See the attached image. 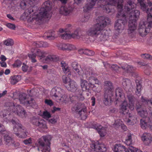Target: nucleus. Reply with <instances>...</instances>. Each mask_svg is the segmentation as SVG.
<instances>
[{"label":"nucleus","mask_w":152,"mask_h":152,"mask_svg":"<svg viewBox=\"0 0 152 152\" xmlns=\"http://www.w3.org/2000/svg\"><path fill=\"white\" fill-rule=\"evenodd\" d=\"M123 3V0H118L115 5H117L118 12L117 15V17L118 19L115 21V29L118 33L121 32L124 30L127 21V17L122 13Z\"/></svg>","instance_id":"obj_5"},{"label":"nucleus","mask_w":152,"mask_h":152,"mask_svg":"<svg viewBox=\"0 0 152 152\" xmlns=\"http://www.w3.org/2000/svg\"><path fill=\"white\" fill-rule=\"evenodd\" d=\"M31 122L34 124L38 126L41 130L47 129L45 122L43 119L34 118L32 119Z\"/></svg>","instance_id":"obj_13"},{"label":"nucleus","mask_w":152,"mask_h":152,"mask_svg":"<svg viewBox=\"0 0 152 152\" xmlns=\"http://www.w3.org/2000/svg\"><path fill=\"white\" fill-rule=\"evenodd\" d=\"M81 34L80 31H76L74 32V33L71 34V38L79 39L80 37H82V35Z\"/></svg>","instance_id":"obj_42"},{"label":"nucleus","mask_w":152,"mask_h":152,"mask_svg":"<svg viewBox=\"0 0 152 152\" xmlns=\"http://www.w3.org/2000/svg\"><path fill=\"white\" fill-rule=\"evenodd\" d=\"M67 89L72 92H74L77 90V85L74 80H71L66 86Z\"/></svg>","instance_id":"obj_21"},{"label":"nucleus","mask_w":152,"mask_h":152,"mask_svg":"<svg viewBox=\"0 0 152 152\" xmlns=\"http://www.w3.org/2000/svg\"><path fill=\"white\" fill-rule=\"evenodd\" d=\"M73 111H75L83 119H86L87 117L86 107L84 104L78 103L72 108Z\"/></svg>","instance_id":"obj_7"},{"label":"nucleus","mask_w":152,"mask_h":152,"mask_svg":"<svg viewBox=\"0 0 152 152\" xmlns=\"http://www.w3.org/2000/svg\"><path fill=\"white\" fill-rule=\"evenodd\" d=\"M58 59V57L56 55L50 54L48 55L45 58V61L46 62L50 61H56Z\"/></svg>","instance_id":"obj_34"},{"label":"nucleus","mask_w":152,"mask_h":152,"mask_svg":"<svg viewBox=\"0 0 152 152\" xmlns=\"http://www.w3.org/2000/svg\"><path fill=\"white\" fill-rule=\"evenodd\" d=\"M63 50L71 51L75 50L76 47L75 45L69 44H63L61 47Z\"/></svg>","instance_id":"obj_25"},{"label":"nucleus","mask_w":152,"mask_h":152,"mask_svg":"<svg viewBox=\"0 0 152 152\" xmlns=\"http://www.w3.org/2000/svg\"><path fill=\"white\" fill-rule=\"evenodd\" d=\"M141 56L143 58L152 60V56L150 54H144L141 55Z\"/></svg>","instance_id":"obj_59"},{"label":"nucleus","mask_w":152,"mask_h":152,"mask_svg":"<svg viewBox=\"0 0 152 152\" xmlns=\"http://www.w3.org/2000/svg\"><path fill=\"white\" fill-rule=\"evenodd\" d=\"M4 43L7 46H11L13 45L14 41L11 39H8L4 41Z\"/></svg>","instance_id":"obj_47"},{"label":"nucleus","mask_w":152,"mask_h":152,"mask_svg":"<svg viewBox=\"0 0 152 152\" xmlns=\"http://www.w3.org/2000/svg\"><path fill=\"white\" fill-rule=\"evenodd\" d=\"M71 66L79 75H82V73L78 67V64L77 62H73Z\"/></svg>","instance_id":"obj_39"},{"label":"nucleus","mask_w":152,"mask_h":152,"mask_svg":"<svg viewBox=\"0 0 152 152\" xmlns=\"http://www.w3.org/2000/svg\"><path fill=\"white\" fill-rule=\"evenodd\" d=\"M85 54L88 56H93L94 54V53L92 50L87 49H85Z\"/></svg>","instance_id":"obj_58"},{"label":"nucleus","mask_w":152,"mask_h":152,"mask_svg":"<svg viewBox=\"0 0 152 152\" xmlns=\"http://www.w3.org/2000/svg\"><path fill=\"white\" fill-rule=\"evenodd\" d=\"M67 32H64L62 34H61V37L64 39H66L71 38V34L67 33Z\"/></svg>","instance_id":"obj_48"},{"label":"nucleus","mask_w":152,"mask_h":152,"mask_svg":"<svg viewBox=\"0 0 152 152\" xmlns=\"http://www.w3.org/2000/svg\"><path fill=\"white\" fill-rule=\"evenodd\" d=\"M62 78L63 81V82L65 84H69V83L71 81V80H71L69 77H67L66 75H64L62 76Z\"/></svg>","instance_id":"obj_53"},{"label":"nucleus","mask_w":152,"mask_h":152,"mask_svg":"<svg viewBox=\"0 0 152 152\" xmlns=\"http://www.w3.org/2000/svg\"><path fill=\"white\" fill-rule=\"evenodd\" d=\"M50 95L57 102L62 103L68 100V98L65 91L60 88L55 87L53 88Z\"/></svg>","instance_id":"obj_6"},{"label":"nucleus","mask_w":152,"mask_h":152,"mask_svg":"<svg viewBox=\"0 0 152 152\" xmlns=\"http://www.w3.org/2000/svg\"><path fill=\"white\" fill-rule=\"evenodd\" d=\"M61 65L62 70L64 73H67L70 72V68L68 64L65 61H62L61 63Z\"/></svg>","instance_id":"obj_31"},{"label":"nucleus","mask_w":152,"mask_h":152,"mask_svg":"<svg viewBox=\"0 0 152 152\" xmlns=\"http://www.w3.org/2000/svg\"><path fill=\"white\" fill-rule=\"evenodd\" d=\"M19 78V77L18 75L11 76L10 78L11 84L14 85L16 83L18 82Z\"/></svg>","instance_id":"obj_41"},{"label":"nucleus","mask_w":152,"mask_h":152,"mask_svg":"<svg viewBox=\"0 0 152 152\" xmlns=\"http://www.w3.org/2000/svg\"><path fill=\"white\" fill-rule=\"evenodd\" d=\"M0 132H4L2 133V134L4 136V140L6 144L7 145L11 144L13 142L11 138L8 135V132L5 130L4 126L1 124H0Z\"/></svg>","instance_id":"obj_12"},{"label":"nucleus","mask_w":152,"mask_h":152,"mask_svg":"<svg viewBox=\"0 0 152 152\" xmlns=\"http://www.w3.org/2000/svg\"><path fill=\"white\" fill-rule=\"evenodd\" d=\"M147 122H146L144 119L140 120V125L141 128L144 129H146L147 127L151 128L152 127V113L149 117L147 118Z\"/></svg>","instance_id":"obj_14"},{"label":"nucleus","mask_w":152,"mask_h":152,"mask_svg":"<svg viewBox=\"0 0 152 152\" xmlns=\"http://www.w3.org/2000/svg\"><path fill=\"white\" fill-rule=\"evenodd\" d=\"M51 6L50 1H47L44 2L39 13L35 12L32 15H30L31 13L33 12V9L31 7L25 11L23 16H25V18L27 19L28 22H34L36 23L39 24L46 18H50L51 17L50 12Z\"/></svg>","instance_id":"obj_1"},{"label":"nucleus","mask_w":152,"mask_h":152,"mask_svg":"<svg viewBox=\"0 0 152 152\" xmlns=\"http://www.w3.org/2000/svg\"><path fill=\"white\" fill-rule=\"evenodd\" d=\"M123 94V92L122 89L120 88H116L115 91V95L116 96L121 97Z\"/></svg>","instance_id":"obj_54"},{"label":"nucleus","mask_w":152,"mask_h":152,"mask_svg":"<svg viewBox=\"0 0 152 152\" xmlns=\"http://www.w3.org/2000/svg\"><path fill=\"white\" fill-rule=\"evenodd\" d=\"M147 22H146V24L148 27L150 28V29L151 28H152V18L150 19L149 20H148Z\"/></svg>","instance_id":"obj_64"},{"label":"nucleus","mask_w":152,"mask_h":152,"mask_svg":"<svg viewBox=\"0 0 152 152\" xmlns=\"http://www.w3.org/2000/svg\"><path fill=\"white\" fill-rule=\"evenodd\" d=\"M122 84L126 91H132V86L130 81L128 79H123Z\"/></svg>","instance_id":"obj_22"},{"label":"nucleus","mask_w":152,"mask_h":152,"mask_svg":"<svg viewBox=\"0 0 152 152\" xmlns=\"http://www.w3.org/2000/svg\"><path fill=\"white\" fill-rule=\"evenodd\" d=\"M132 135L130 134H127L125 141L126 144L127 145H130L132 143Z\"/></svg>","instance_id":"obj_43"},{"label":"nucleus","mask_w":152,"mask_h":152,"mask_svg":"<svg viewBox=\"0 0 152 152\" xmlns=\"http://www.w3.org/2000/svg\"><path fill=\"white\" fill-rule=\"evenodd\" d=\"M141 140L145 145L150 146L152 145V136L148 132H144L141 137Z\"/></svg>","instance_id":"obj_11"},{"label":"nucleus","mask_w":152,"mask_h":152,"mask_svg":"<svg viewBox=\"0 0 152 152\" xmlns=\"http://www.w3.org/2000/svg\"><path fill=\"white\" fill-rule=\"evenodd\" d=\"M150 28L148 27L146 22L141 20L140 22L138 28V31L140 35L144 37L146 36L149 32Z\"/></svg>","instance_id":"obj_8"},{"label":"nucleus","mask_w":152,"mask_h":152,"mask_svg":"<svg viewBox=\"0 0 152 152\" xmlns=\"http://www.w3.org/2000/svg\"><path fill=\"white\" fill-rule=\"evenodd\" d=\"M12 122L13 125V130L14 133L18 136L19 135V124L18 123H17L15 121L12 120Z\"/></svg>","instance_id":"obj_38"},{"label":"nucleus","mask_w":152,"mask_h":152,"mask_svg":"<svg viewBox=\"0 0 152 152\" xmlns=\"http://www.w3.org/2000/svg\"><path fill=\"white\" fill-rule=\"evenodd\" d=\"M42 137L45 142H47L48 145H49L50 146V142L52 139L51 136L50 135H47L42 136Z\"/></svg>","instance_id":"obj_45"},{"label":"nucleus","mask_w":152,"mask_h":152,"mask_svg":"<svg viewBox=\"0 0 152 152\" xmlns=\"http://www.w3.org/2000/svg\"><path fill=\"white\" fill-rule=\"evenodd\" d=\"M44 36L49 39H53L57 37L55 33V31H50L45 33L44 34Z\"/></svg>","instance_id":"obj_33"},{"label":"nucleus","mask_w":152,"mask_h":152,"mask_svg":"<svg viewBox=\"0 0 152 152\" xmlns=\"http://www.w3.org/2000/svg\"><path fill=\"white\" fill-rule=\"evenodd\" d=\"M23 142L25 145H28L32 143V138H29L28 139H26L23 141Z\"/></svg>","instance_id":"obj_62"},{"label":"nucleus","mask_w":152,"mask_h":152,"mask_svg":"<svg viewBox=\"0 0 152 152\" xmlns=\"http://www.w3.org/2000/svg\"><path fill=\"white\" fill-rule=\"evenodd\" d=\"M136 105L137 106V111L138 114L143 118L146 117L148 115L147 111L143 110L141 111H140L139 110V109L141 107V105H140L138 106L137 104Z\"/></svg>","instance_id":"obj_36"},{"label":"nucleus","mask_w":152,"mask_h":152,"mask_svg":"<svg viewBox=\"0 0 152 152\" xmlns=\"http://www.w3.org/2000/svg\"><path fill=\"white\" fill-rule=\"evenodd\" d=\"M83 71L85 74L91 75L94 73V71L92 68L88 66H85L83 68Z\"/></svg>","instance_id":"obj_35"},{"label":"nucleus","mask_w":152,"mask_h":152,"mask_svg":"<svg viewBox=\"0 0 152 152\" xmlns=\"http://www.w3.org/2000/svg\"><path fill=\"white\" fill-rule=\"evenodd\" d=\"M104 104L106 105H108L110 104L109 101L110 99V96L107 94H105L104 96Z\"/></svg>","instance_id":"obj_49"},{"label":"nucleus","mask_w":152,"mask_h":152,"mask_svg":"<svg viewBox=\"0 0 152 152\" xmlns=\"http://www.w3.org/2000/svg\"><path fill=\"white\" fill-rule=\"evenodd\" d=\"M138 2L140 4L141 7V9L143 10H146V6L143 0H137Z\"/></svg>","instance_id":"obj_57"},{"label":"nucleus","mask_w":152,"mask_h":152,"mask_svg":"<svg viewBox=\"0 0 152 152\" xmlns=\"http://www.w3.org/2000/svg\"><path fill=\"white\" fill-rule=\"evenodd\" d=\"M35 51L33 50V49L31 50V51L33 53H36V55L40 58V59H42L44 58L47 55V53L45 51H41L39 49H37L34 50Z\"/></svg>","instance_id":"obj_26"},{"label":"nucleus","mask_w":152,"mask_h":152,"mask_svg":"<svg viewBox=\"0 0 152 152\" xmlns=\"http://www.w3.org/2000/svg\"><path fill=\"white\" fill-rule=\"evenodd\" d=\"M129 150L131 152H142L140 150L132 146L129 147Z\"/></svg>","instance_id":"obj_60"},{"label":"nucleus","mask_w":152,"mask_h":152,"mask_svg":"<svg viewBox=\"0 0 152 152\" xmlns=\"http://www.w3.org/2000/svg\"><path fill=\"white\" fill-rule=\"evenodd\" d=\"M43 141V139L42 137L38 140V143L39 145L42 147V152H50V148L49 145H45Z\"/></svg>","instance_id":"obj_16"},{"label":"nucleus","mask_w":152,"mask_h":152,"mask_svg":"<svg viewBox=\"0 0 152 152\" xmlns=\"http://www.w3.org/2000/svg\"><path fill=\"white\" fill-rule=\"evenodd\" d=\"M128 117L129 118L126 119L125 120V121L126 122V124L128 125H131L133 124L135 119V118L134 116L130 114H129Z\"/></svg>","instance_id":"obj_37"},{"label":"nucleus","mask_w":152,"mask_h":152,"mask_svg":"<svg viewBox=\"0 0 152 152\" xmlns=\"http://www.w3.org/2000/svg\"><path fill=\"white\" fill-rule=\"evenodd\" d=\"M88 3L84 7V11L87 12L97 4L105 10L107 13L112 12L110 5H115L118 0H87Z\"/></svg>","instance_id":"obj_3"},{"label":"nucleus","mask_w":152,"mask_h":152,"mask_svg":"<svg viewBox=\"0 0 152 152\" xmlns=\"http://www.w3.org/2000/svg\"><path fill=\"white\" fill-rule=\"evenodd\" d=\"M127 97L129 100V103H130V104L134 103L136 101V99L133 95L131 94H129L127 95Z\"/></svg>","instance_id":"obj_51"},{"label":"nucleus","mask_w":152,"mask_h":152,"mask_svg":"<svg viewBox=\"0 0 152 152\" xmlns=\"http://www.w3.org/2000/svg\"><path fill=\"white\" fill-rule=\"evenodd\" d=\"M88 82H90L91 86V88L96 87L95 84H97L98 85L101 84V82L96 78L92 77H90L88 79Z\"/></svg>","instance_id":"obj_28"},{"label":"nucleus","mask_w":152,"mask_h":152,"mask_svg":"<svg viewBox=\"0 0 152 152\" xmlns=\"http://www.w3.org/2000/svg\"><path fill=\"white\" fill-rule=\"evenodd\" d=\"M72 9L70 7L61 6L59 9L60 14L65 15H67L72 12Z\"/></svg>","instance_id":"obj_18"},{"label":"nucleus","mask_w":152,"mask_h":152,"mask_svg":"<svg viewBox=\"0 0 152 152\" xmlns=\"http://www.w3.org/2000/svg\"><path fill=\"white\" fill-rule=\"evenodd\" d=\"M114 152H129L125 146L120 144H116L113 149Z\"/></svg>","instance_id":"obj_20"},{"label":"nucleus","mask_w":152,"mask_h":152,"mask_svg":"<svg viewBox=\"0 0 152 152\" xmlns=\"http://www.w3.org/2000/svg\"><path fill=\"white\" fill-rule=\"evenodd\" d=\"M76 94L77 95L76 96H70V99L71 102H73L77 99L82 101L84 99V98L83 96L81 91L80 92L78 91H76Z\"/></svg>","instance_id":"obj_24"},{"label":"nucleus","mask_w":152,"mask_h":152,"mask_svg":"<svg viewBox=\"0 0 152 152\" xmlns=\"http://www.w3.org/2000/svg\"><path fill=\"white\" fill-rule=\"evenodd\" d=\"M134 0H128L127 4L125 5L124 8L128 12H130L129 16V28L128 32L129 35L133 37L135 34L136 29V22L138 20L140 15V11L134 10L136 7Z\"/></svg>","instance_id":"obj_2"},{"label":"nucleus","mask_w":152,"mask_h":152,"mask_svg":"<svg viewBox=\"0 0 152 152\" xmlns=\"http://www.w3.org/2000/svg\"><path fill=\"white\" fill-rule=\"evenodd\" d=\"M146 6V10H142L143 11H146L147 14V20H149L152 18V7H151L152 4L151 2H149L148 3V6H146Z\"/></svg>","instance_id":"obj_19"},{"label":"nucleus","mask_w":152,"mask_h":152,"mask_svg":"<svg viewBox=\"0 0 152 152\" xmlns=\"http://www.w3.org/2000/svg\"><path fill=\"white\" fill-rule=\"evenodd\" d=\"M99 36L98 38L101 41L106 40L109 37V31L107 30L103 29Z\"/></svg>","instance_id":"obj_23"},{"label":"nucleus","mask_w":152,"mask_h":152,"mask_svg":"<svg viewBox=\"0 0 152 152\" xmlns=\"http://www.w3.org/2000/svg\"><path fill=\"white\" fill-rule=\"evenodd\" d=\"M92 128L97 130L101 137H104L106 134V129L102 127L99 124H93Z\"/></svg>","instance_id":"obj_15"},{"label":"nucleus","mask_w":152,"mask_h":152,"mask_svg":"<svg viewBox=\"0 0 152 152\" xmlns=\"http://www.w3.org/2000/svg\"><path fill=\"white\" fill-rule=\"evenodd\" d=\"M72 28V26L70 24H68L66 25L65 29L61 28L59 30V32L61 33H63L64 32H69Z\"/></svg>","instance_id":"obj_46"},{"label":"nucleus","mask_w":152,"mask_h":152,"mask_svg":"<svg viewBox=\"0 0 152 152\" xmlns=\"http://www.w3.org/2000/svg\"><path fill=\"white\" fill-rule=\"evenodd\" d=\"M142 86L139 83H138L136 85V94L137 95H140L141 91Z\"/></svg>","instance_id":"obj_50"},{"label":"nucleus","mask_w":152,"mask_h":152,"mask_svg":"<svg viewBox=\"0 0 152 152\" xmlns=\"http://www.w3.org/2000/svg\"><path fill=\"white\" fill-rule=\"evenodd\" d=\"M80 86L83 91H88L89 89L91 88L90 82H88L86 80L83 79L80 80Z\"/></svg>","instance_id":"obj_17"},{"label":"nucleus","mask_w":152,"mask_h":152,"mask_svg":"<svg viewBox=\"0 0 152 152\" xmlns=\"http://www.w3.org/2000/svg\"><path fill=\"white\" fill-rule=\"evenodd\" d=\"M104 88L105 89L106 92L108 91V92L111 93L113 89V86L112 83L109 81H106L104 82Z\"/></svg>","instance_id":"obj_29"},{"label":"nucleus","mask_w":152,"mask_h":152,"mask_svg":"<svg viewBox=\"0 0 152 152\" xmlns=\"http://www.w3.org/2000/svg\"><path fill=\"white\" fill-rule=\"evenodd\" d=\"M45 102L46 104L50 106H51L53 104L52 101L50 99H46L45 100Z\"/></svg>","instance_id":"obj_63"},{"label":"nucleus","mask_w":152,"mask_h":152,"mask_svg":"<svg viewBox=\"0 0 152 152\" xmlns=\"http://www.w3.org/2000/svg\"><path fill=\"white\" fill-rule=\"evenodd\" d=\"M141 101L142 102L145 104H152V98L150 100H147L145 98H144L143 96L141 97Z\"/></svg>","instance_id":"obj_56"},{"label":"nucleus","mask_w":152,"mask_h":152,"mask_svg":"<svg viewBox=\"0 0 152 152\" xmlns=\"http://www.w3.org/2000/svg\"><path fill=\"white\" fill-rule=\"evenodd\" d=\"M122 68L128 72H131L134 69V68L132 66L128 65L127 64H125L122 66Z\"/></svg>","instance_id":"obj_40"},{"label":"nucleus","mask_w":152,"mask_h":152,"mask_svg":"<svg viewBox=\"0 0 152 152\" xmlns=\"http://www.w3.org/2000/svg\"><path fill=\"white\" fill-rule=\"evenodd\" d=\"M49 44L46 42L42 41H37L34 42L33 45L37 48L44 47L46 48L49 46Z\"/></svg>","instance_id":"obj_30"},{"label":"nucleus","mask_w":152,"mask_h":152,"mask_svg":"<svg viewBox=\"0 0 152 152\" xmlns=\"http://www.w3.org/2000/svg\"><path fill=\"white\" fill-rule=\"evenodd\" d=\"M42 116L44 118L46 119L49 118L51 117L50 113L47 111L43 112Z\"/></svg>","instance_id":"obj_55"},{"label":"nucleus","mask_w":152,"mask_h":152,"mask_svg":"<svg viewBox=\"0 0 152 152\" xmlns=\"http://www.w3.org/2000/svg\"><path fill=\"white\" fill-rule=\"evenodd\" d=\"M28 133L26 129L22 125L20 124V137L21 138H26L27 136Z\"/></svg>","instance_id":"obj_32"},{"label":"nucleus","mask_w":152,"mask_h":152,"mask_svg":"<svg viewBox=\"0 0 152 152\" xmlns=\"http://www.w3.org/2000/svg\"><path fill=\"white\" fill-rule=\"evenodd\" d=\"M123 122L120 120L118 119L115 121L114 125L117 126H121V127H123L125 130L126 129V127L124 125H123Z\"/></svg>","instance_id":"obj_44"},{"label":"nucleus","mask_w":152,"mask_h":152,"mask_svg":"<svg viewBox=\"0 0 152 152\" xmlns=\"http://www.w3.org/2000/svg\"><path fill=\"white\" fill-rule=\"evenodd\" d=\"M6 26L12 30H15V25L13 24L8 23L6 24Z\"/></svg>","instance_id":"obj_61"},{"label":"nucleus","mask_w":152,"mask_h":152,"mask_svg":"<svg viewBox=\"0 0 152 152\" xmlns=\"http://www.w3.org/2000/svg\"><path fill=\"white\" fill-rule=\"evenodd\" d=\"M92 148L91 152H104L107 150V148L103 143L99 144L98 142L93 143L90 145Z\"/></svg>","instance_id":"obj_9"},{"label":"nucleus","mask_w":152,"mask_h":152,"mask_svg":"<svg viewBox=\"0 0 152 152\" xmlns=\"http://www.w3.org/2000/svg\"><path fill=\"white\" fill-rule=\"evenodd\" d=\"M33 99L29 95H26V94L22 93L20 95V102L21 104L26 106H32Z\"/></svg>","instance_id":"obj_10"},{"label":"nucleus","mask_w":152,"mask_h":152,"mask_svg":"<svg viewBox=\"0 0 152 152\" xmlns=\"http://www.w3.org/2000/svg\"><path fill=\"white\" fill-rule=\"evenodd\" d=\"M128 103L127 101H124L121 104L120 109V112L124 114H126L128 113L129 110L127 108Z\"/></svg>","instance_id":"obj_27"},{"label":"nucleus","mask_w":152,"mask_h":152,"mask_svg":"<svg viewBox=\"0 0 152 152\" xmlns=\"http://www.w3.org/2000/svg\"><path fill=\"white\" fill-rule=\"evenodd\" d=\"M97 21L98 23L96 24L86 31L88 35L94 38L99 36L102 30L107 24L110 23V20L107 17L99 16L97 19Z\"/></svg>","instance_id":"obj_4"},{"label":"nucleus","mask_w":152,"mask_h":152,"mask_svg":"<svg viewBox=\"0 0 152 152\" xmlns=\"http://www.w3.org/2000/svg\"><path fill=\"white\" fill-rule=\"evenodd\" d=\"M35 53L32 54H28V56L29 58L31 60V61L33 63H35L37 62V60L35 59L36 55Z\"/></svg>","instance_id":"obj_52"}]
</instances>
